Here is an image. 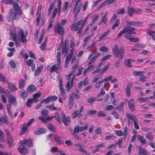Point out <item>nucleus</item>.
I'll list each match as a JSON object with an SVG mask.
<instances>
[{"mask_svg":"<svg viewBox=\"0 0 155 155\" xmlns=\"http://www.w3.org/2000/svg\"><path fill=\"white\" fill-rule=\"evenodd\" d=\"M112 51L116 57L120 59H122L124 57L125 52L124 48L123 46H121L119 49L118 46L115 45L113 48Z\"/></svg>","mask_w":155,"mask_h":155,"instance_id":"1","label":"nucleus"},{"mask_svg":"<svg viewBox=\"0 0 155 155\" xmlns=\"http://www.w3.org/2000/svg\"><path fill=\"white\" fill-rule=\"evenodd\" d=\"M126 115L128 120V126H131L132 125V122L130 121L131 120L134 122L135 128L137 130L139 129L140 127L137 122L138 119L136 116L133 114H130L127 113L126 114Z\"/></svg>","mask_w":155,"mask_h":155,"instance_id":"2","label":"nucleus"},{"mask_svg":"<svg viewBox=\"0 0 155 155\" xmlns=\"http://www.w3.org/2000/svg\"><path fill=\"white\" fill-rule=\"evenodd\" d=\"M135 30V28L130 27V26H128L124 27L123 30L121 31L117 35L115 39V40H118L122 35L126 33H127L128 34L130 35L133 34H136L135 32L134 31Z\"/></svg>","mask_w":155,"mask_h":155,"instance_id":"3","label":"nucleus"},{"mask_svg":"<svg viewBox=\"0 0 155 155\" xmlns=\"http://www.w3.org/2000/svg\"><path fill=\"white\" fill-rule=\"evenodd\" d=\"M55 32L58 34L63 36L64 33V27L61 26L60 23H58L54 28Z\"/></svg>","mask_w":155,"mask_h":155,"instance_id":"4","label":"nucleus"},{"mask_svg":"<svg viewBox=\"0 0 155 155\" xmlns=\"http://www.w3.org/2000/svg\"><path fill=\"white\" fill-rule=\"evenodd\" d=\"M16 12L14 11L13 9H11L7 17V19L8 21H13L16 19V15H18Z\"/></svg>","mask_w":155,"mask_h":155,"instance_id":"5","label":"nucleus"},{"mask_svg":"<svg viewBox=\"0 0 155 155\" xmlns=\"http://www.w3.org/2000/svg\"><path fill=\"white\" fill-rule=\"evenodd\" d=\"M84 26H82L81 24H80L77 22L76 24H74L71 26V30L76 31H78V34H79L81 33V31L83 27Z\"/></svg>","mask_w":155,"mask_h":155,"instance_id":"6","label":"nucleus"},{"mask_svg":"<svg viewBox=\"0 0 155 155\" xmlns=\"http://www.w3.org/2000/svg\"><path fill=\"white\" fill-rule=\"evenodd\" d=\"M74 50V48H72L71 49L70 51V52L68 54L66 58L65 63V66L66 68L68 67V64L73 55Z\"/></svg>","mask_w":155,"mask_h":155,"instance_id":"7","label":"nucleus"},{"mask_svg":"<svg viewBox=\"0 0 155 155\" xmlns=\"http://www.w3.org/2000/svg\"><path fill=\"white\" fill-rule=\"evenodd\" d=\"M18 35L20 36L19 41H21V42L24 43H26L27 42V40L26 39V36L24 35V31L21 29H19L18 31Z\"/></svg>","mask_w":155,"mask_h":155,"instance_id":"8","label":"nucleus"},{"mask_svg":"<svg viewBox=\"0 0 155 155\" xmlns=\"http://www.w3.org/2000/svg\"><path fill=\"white\" fill-rule=\"evenodd\" d=\"M61 3V0H58V8H55L54 10L51 17L52 18H53L55 17L58 10V14H60Z\"/></svg>","mask_w":155,"mask_h":155,"instance_id":"9","label":"nucleus"},{"mask_svg":"<svg viewBox=\"0 0 155 155\" xmlns=\"http://www.w3.org/2000/svg\"><path fill=\"white\" fill-rule=\"evenodd\" d=\"M21 144L24 146L26 145V146L29 147H33V140L30 138L28 140L26 139H24L22 141H21Z\"/></svg>","mask_w":155,"mask_h":155,"instance_id":"10","label":"nucleus"},{"mask_svg":"<svg viewBox=\"0 0 155 155\" xmlns=\"http://www.w3.org/2000/svg\"><path fill=\"white\" fill-rule=\"evenodd\" d=\"M74 146L77 147L78 150L80 152L85 154L86 155H90L89 153L84 149L82 146L79 143L74 144Z\"/></svg>","mask_w":155,"mask_h":155,"instance_id":"11","label":"nucleus"},{"mask_svg":"<svg viewBox=\"0 0 155 155\" xmlns=\"http://www.w3.org/2000/svg\"><path fill=\"white\" fill-rule=\"evenodd\" d=\"M13 10H14V11L16 12L17 14H18L19 15H21L22 12L20 8L19 5L18 4L17 2H13Z\"/></svg>","mask_w":155,"mask_h":155,"instance_id":"12","label":"nucleus"},{"mask_svg":"<svg viewBox=\"0 0 155 155\" xmlns=\"http://www.w3.org/2000/svg\"><path fill=\"white\" fill-rule=\"evenodd\" d=\"M18 150L20 153L22 155H25L28 153V149L21 144L18 148Z\"/></svg>","mask_w":155,"mask_h":155,"instance_id":"13","label":"nucleus"},{"mask_svg":"<svg viewBox=\"0 0 155 155\" xmlns=\"http://www.w3.org/2000/svg\"><path fill=\"white\" fill-rule=\"evenodd\" d=\"M61 115L63 122L66 126L68 125V123H70V118L69 116H67L66 117L63 112H61Z\"/></svg>","mask_w":155,"mask_h":155,"instance_id":"14","label":"nucleus"},{"mask_svg":"<svg viewBox=\"0 0 155 155\" xmlns=\"http://www.w3.org/2000/svg\"><path fill=\"white\" fill-rule=\"evenodd\" d=\"M47 131V130L43 127L38 128L36 130L34 131V133L36 135H40L45 133Z\"/></svg>","mask_w":155,"mask_h":155,"instance_id":"15","label":"nucleus"},{"mask_svg":"<svg viewBox=\"0 0 155 155\" xmlns=\"http://www.w3.org/2000/svg\"><path fill=\"white\" fill-rule=\"evenodd\" d=\"M75 78V75H74L71 78V85L70 81H69L66 84V91L68 92L70 89L73 87V85L74 81Z\"/></svg>","mask_w":155,"mask_h":155,"instance_id":"16","label":"nucleus"},{"mask_svg":"<svg viewBox=\"0 0 155 155\" xmlns=\"http://www.w3.org/2000/svg\"><path fill=\"white\" fill-rule=\"evenodd\" d=\"M126 22L128 25H134L137 27H139L142 26L143 25V23L140 21H127Z\"/></svg>","mask_w":155,"mask_h":155,"instance_id":"17","label":"nucleus"},{"mask_svg":"<svg viewBox=\"0 0 155 155\" xmlns=\"http://www.w3.org/2000/svg\"><path fill=\"white\" fill-rule=\"evenodd\" d=\"M132 87V84L130 82L128 83L126 86L125 89V91L127 97H130V91Z\"/></svg>","mask_w":155,"mask_h":155,"instance_id":"18","label":"nucleus"},{"mask_svg":"<svg viewBox=\"0 0 155 155\" xmlns=\"http://www.w3.org/2000/svg\"><path fill=\"white\" fill-rule=\"evenodd\" d=\"M8 102L14 106H16L17 105L16 97L13 95H11L9 97Z\"/></svg>","mask_w":155,"mask_h":155,"instance_id":"19","label":"nucleus"},{"mask_svg":"<svg viewBox=\"0 0 155 155\" xmlns=\"http://www.w3.org/2000/svg\"><path fill=\"white\" fill-rule=\"evenodd\" d=\"M88 127L87 124H86L84 127H79L78 125H76L74 127L75 131H78L79 133L86 130Z\"/></svg>","mask_w":155,"mask_h":155,"instance_id":"20","label":"nucleus"},{"mask_svg":"<svg viewBox=\"0 0 155 155\" xmlns=\"http://www.w3.org/2000/svg\"><path fill=\"white\" fill-rule=\"evenodd\" d=\"M8 87L11 92H13L17 90V88L13 83L11 82H7Z\"/></svg>","mask_w":155,"mask_h":155,"instance_id":"21","label":"nucleus"},{"mask_svg":"<svg viewBox=\"0 0 155 155\" xmlns=\"http://www.w3.org/2000/svg\"><path fill=\"white\" fill-rule=\"evenodd\" d=\"M54 139L55 142L58 144H64V141L61 137L57 135H54Z\"/></svg>","mask_w":155,"mask_h":155,"instance_id":"22","label":"nucleus"},{"mask_svg":"<svg viewBox=\"0 0 155 155\" xmlns=\"http://www.w3.org/2000/svg\"><path fill=\"white\" fill-rule=\"evenodd\" d=\"M60 63H58L52 66L50 70V71L51 72H53L54 71L57 72V71L60 68Z\"/></svg>","mask_w":155,"mask_h":155,"instance_id":"23","label":"nucleus"},{"mask_svg":"<svg viewBox=\"0 0 155 155\" xmlns=\"http://www.w3.org/2000/svg\"><path fill=\"white\" fill-rule=\"evenodd\" d=\"M6 139L9 147L10 148H12L14 145L13 137H10L6 138Z\"/></svg>","mask_w":155,"mask_h":155,"instance_id":"24","label":"nucleus"},{"mask_svg":"<svg viewBox=\"0 0 155 155\" xmlns=\"http://www.w3.org/2000/svg\"><path fill=\"white\" fill-rule=\"evenodd\" d=\"M82 116V114H79L78 112V110H76L72 114L71 117L73 119H74L77 117L80 118Z\"/></svg>","mask_w":155,"mask_h":155,"instance_id":"25","label":"nucleus"},{"mask_svg":"<svg viewBox=\"0 0 155 155\" xmlns=\"http://www.w3.org/2000/svg\"><path fill=\"white\" fill-rule=\"evenodd\" d=\"M2 122H4L5 124L8 125L10 124V122L8 120L7 116L2 117H0V124H1Z\"/></svg>","mask_w":155,"mask_h":155,"instance_id":"26","label":"nucleus"},{"mask_svg":"<svg viewBox=\"0 0 155 155\" xmlns=\"http://www.w3.org/2000/svg\"><path fill=\"white\" fill-rule=\"evenodd\" d=\"M125 38L127 40H129L130 41L132 42H137L139 41V39L138 38H134L132 37H129L127 35L124 36Z\"/></svg>","mask_w":155,"mask_h":155,"instance_id":"27","label":"nucleus"},{"mask_svg":"<svg viewBox=\"0 0 155 155\" xmlns=\"http://www.w3.org/2000/svg\"><path fill=\"white\" fill-rule=\"evenodd\" d=\"M137 139L143 145H144L147 143V141L143 136L138 135L137 136Z\"/></svg>","mask_w":155,"mask_h":155,"instance_id":"28","label":"nucleus"},{"mask_svg":"<svg viewBox=\"0 0 155 155\" xmlns=\"http://www.w3.org/2000/svg\"><path fill=\"white\" fill-rule=\"evenodd\" d=\"M43 68V65L41 66L38 67L35 72V75L37 76L39 75L42 71Z\"/></svg>","mask_w":155,"mask_h":155,"instance_id":"29","label":"nucleus"},{"mask_svg":"<svg viewBox=\"0 0 155 155\" xmlns=\"http://www.w3.org/2000/svg\"><path fill=\"white\" fill-rule=\"evenodd\" d=\"M36 88L34 85H31L28 86L27 88V91L28 93H31L35 91Z\"/></svg>","mask_w":155,"mask_h":155,"instance_id":"30","label":"nucleus"},{"mask_svg":"<svg viewBox=\"0 0 155 155\" xmlns=\"http://www.w3.org/2000/svg\"><path fill=\"white\" fill-rule=\"evenodd\" d=\"M25 80L23 79H20L19 81V88L20 89L23 88L25 85Z\"/></svg>","mask_w":155,"mask_h":155,"instance_id":"31","label":"nucleus"},{"mask_svg":"<svg viewBox=\"0 0 155 155\" xmlns=\"http://www.w3.org/2000/svg\"><path fill=\"white\" fill-rule=\"evenodd\" d=\"M68 51V48L67 46L63 45L62 48V52L63 54H65V56H66Z\"/></svg>","mask_w":155,"mask_h":155,"instance_id":"32","label":"nucleus"},{"mask_svg":"<svg viewBox=\"0 0 155 155\" xmlns=\"http://www.w3.org/2000/svg\"><path fill=\"white\" fill-rule=\"evenodd\" d=\"M68 102L69 109H71L73 105L74 102L73 98L72 97V96H71L70 95V97L69 99Z\"/></svg>","mask_w":155,"mask_h":155,"instance_id":"33","label":"nucleus"},{"mask_svg":"<svg viewBox=\"0 0 155 155\" xmlns=\"http://www.w3.org/2000/svg\"><path fill=\"white\" fill-rule=\"evenodd\" d=\"M94 33H93L87 36L85 38L84 40V43L83 45L84 47H85L87 45L88 40L91 37L94 35Z\"/></svg>","mask_w":155,"mask_h":155,"instance_id":"34","label":"nucleus"},{"mask_svg":"<svg viewBox=\"0 0 155 155\" xmlns=\"http://www.w3.org/2000/svg\"><path fill=\"white\" fill-rule=\"evenodd\" d=\"M0 81L6 83L8 82V79L6 77L1 73H0Z\"/></svg>","mask_w":155,"mask_h":155,"instance_id":"35","label":"nucleus"},{"mask_svg":"<svg viewBox=\"0 0 155 155\" xmlns=\"http://www.w3.org/2000/svg\"><path fill=\"white\" fill-rule=\"evenodd\" d=\"M56 121L60 124H61V121L60 118L59 114L58 112H56L54 114V116Z\"/></svg>","mask_w":155,"mask_h":155,"instance_id":"36","label":"nucleus"},{"mask_svg":"<svg viewBox=\"0 0 155 155\" xmlns=\"http://www.w3.org/2000/svg\"><path fill=\"white\" fill-rule=\"evenodd\" d=\"M22 125L23 126V127L21 129V132L20 133V134L21 135H22V134H25V133L27 131L28 129V127L27 126H25L24 125V123L22 124Z\"/></svg>","mask_w":155,"mask_h":155,"instance_id":"37","label":"nucleus"},{"mask_svg":"<svg viewBox=\"0 0 155 155\" xmlns=\"http://www.w3.org/2000/svg\"><path fill=\"white\" fill-rule=\"evenodd\" d=\"M73 70L68 75H67L66 76V79L68 80H69L70 79L71 77L72 76H73V77L74 75H75V74H74V73L75 72V68L72 69Z\"/></svg>","mask_w":155,"mask_h":155,"instance_id":"38","label":"nucleus"},{"mask_svg":"<svg viewBox=\"0 0 155 155\" xmlns=\"http://www.w3.org/2000/svg\"><path fill=\"white\" fill-rule=\"evenodd\" d=\"M73 70L68 75H67L66 76V79L68 80H69L70 79L71 77L72 76H73V77L74 75H75V74H74V73L75 72V68L72 69Z\"/></svg>","mask_w":155,"mask_h":155,"instance_id":"39","label":"nucleus"},{"mask_svg":"<svg viewBox=\"0 0 155 155\" xmlns=\"http://www.w3.org/2000/svg\"><path fill=\"white\" fill-rule=\"evenodd\" d=\"M134 11V9L133 7L128 6L127 7V13L130 16H132L133 13Z\"/></svg>","mask_w":155,"mask_h":155,"instance_id":"40","label":"nucleus"},{"mask_svg":"<svg viewBox=\"0 0 155 155\" xmlns=\"http://www.w3.org/2000/svg\"><path fill=\"white\" fill-rule=\"evenodd\" d=\"M110 32V31L107 30L105 32H104L101 36H100L99 37V40L98 41L100 42L102 41L106 36Z\"/></svg>","mask_w":155,"mask_h":155,"instance_id":"41","label":"nucleus"},{"mask_svg":"<svg viewBox=\"0 0 155 155\" xmlns=\"http://www.w3.org/2000/svg\"><path fill=\"white\" fill-rule=\"evenodd\" d=\"M81 6H82V5L81 4V5H79V6L78 7L76 13H75V14L74 15V20H77V18L78 15L79 13L81 10Z\"/></svg>","mask_w":155,"mask_h":155,"instance_id":"42","label":"nucleus"},{"mask_svg":"<svg viewBox=\"0 0 155 155\" xmlns=\"http://www.w3.org/2000/svg\"><path fill=\"white\" fill-rule=\"evenodd\" d=\"M146 137L151 141L153 140L154 139V137L151 132L147 133L146 135Z\"/></svg>","mask_w":155,"mask_h":155,"instance_id":"43","label":"nucleus"},{"mask_svg":"<svg viewBox=\"0 0 155 155\" xmlns=\"http://www.w3.org/2000/svg\"><path fill=\"white\" fill-rule=\"evenodd\" d=\"M124 64L125 66L129 68H131L132 66V64L130 58L127 59L125 61Z\"/></svg>","mask_w":155,"mask_h":155,"instance_id":"44","label":"nucleus"},{"mask_svg":"<svg viewBox=\"0 0 155 155\" xmlns=\"http://www.w3.org/2000/svg\"><path fill=\"white\" fill-rule=\"evenodd\" d=\"M28 93L27 91H26L21 92L20 94V98L25 99L27 96Z\"/></svg>","mask_w":155,"mask_h":155,"instance_id":"45","label":"nucleus"},{"mask_svg":"<svg viewBox=\"0 0 155 155\" xmlns=\"http://www.w3.org/2000/svg\"><path fill=\"white\" fill-rule=\"evenodd\" d=\"M10 37L11 38H12L13 39V40H15L16 39V33L14 31H11L10 32Z\"/></svg>","mask_w":155,"mask_h":155,"instance_id":"46","label":"nucleus"},{"mask_svg":"<svg viewBox=\"0 0 155 155\" xmlns=\"http://www.w3.org/2000/svg\"><path fill=\"white\" fill-rule=\"evenodd\" d=\"M144 71H134L133 72V74L135 76H137L139 75V76L142 75L145 73Z\"/></svg>","mask_w":155,"mask_h":155,"instance_id":"47","label":"nucleus"},{"mask_svg":"<svg viewBox=\"0 0 155 155\" xmlns=\"http://www.w3.org/2000/svg\"><path fill=\"white\" fill-rule=\"evenodd\" d=\"M106 115V113L104 111H99L97 113V116L99 117H105Z\"/></svg>","mask_w":155,"mask_h":155,"instance_id":"48","label":"nucleus"},{"mask_svg":"<svg viewBox=\"0 0 155 155\" xmlns=\"http://www.w3.org/2000/svg\"><path fill=\"white\" fill-rule=\"evenodd\" d=\"M119 24V19H117L115 20L114 24L112 25V29L113 30L116 27H118Z\"/></svg>","mask_w":155,"mask_h":155,"instance_id":"49","label":"nucleus"},{"mask_svg":"<svg viewBox=\"0 0 155 155\" xmlns=\"http://www.w3.org/2000/svg\"><path fill=\"white\" fill-rule=\"evenodd\" d=\"M124 105V103L123 102H122L119 106L115 107V109L118 110L120 112L122 111L123 110Z\"/></svg>","mask_w":155,"mask_h":155,"instance_id":"50","label":"nucleus"},{"mask_svg":"<svg viewBox=\"0 0 155 155\" xmlns=\"http://www.w3.org/2000/svg\"><path fill=\"white\" fill-rule=\"evenodd\" d=\"M37 14L38 15V16L36 18V25H38L41 17V12L37 13Z\"/></svg>","mask_w":155,"mask_h":155,"instance_id":"51","label":"nucleus"},{"mask_svg":"<svg viewBox=\"0 0 155 155\" xmlns=\"http://www.w3.org/2000/svg\"><path fill=\"white\" fill-rule=\"evenodd\" d=\"M148 99L147 97H140L138 98L137 100L139 101V103H141L147 102L148 100Z\"/></svg>","mask_w":155,"mask_h":155,"instance_id":"52","label":"nucleus"},{"mask_svg":"<svg viewBox=\"0 0 155 155\" xmlns=\"http://www.w3.org/2000/svg\"><path fill=\"white\" fill-rule=\"evenodd\" d=\"M114 133L115 134L118 136L120 137L124 136V133L121 130H115Z\"/></svg>","mask_w":155,"mask_h":155,"instance_id":"53","label":"nucleus"},{"mask_svg":"<svg viewBox=\"0 0 155 155\" xmlns=\"http://www.w3.org/2000/svg\"><path fill=\"white\" fill-rule=\"evenodd\" d=\"M60 90L61 96H62L64 100L65 99L67 98V96L64 90L63 89Z\"/></svg>","mask_w":155,"mask_h":155,"instance_id":"54","label":"nucleus"},{"mask_svg":"<svg viewBox=\"0 0 155 155\" xmlns=\"http://www.w3.org/2000/svg\"><path fill=\"white\" fill-rule=\"evenodd\" d=\"M51 102L49 96H48L47 98L41 100V103H45L47 104Z\"/></svg>","mask_w":155,"mask_h":155,"instance_id":"55","label":"nucleus"},{"mask_svg":"<svg viewBox=\"0 0 155 155\" xmlns=\"http://www.w3.org/2000/svg\"><path fill=\"white\" fill-rule=\"evenodd\" d=\"M79 133L78 131H75V130L74 129V132L73 133L72 135L74 136V137L77 140H80L81 139L80 137H79L78 135V134Z\"/></svg>","mask_w":155,"mask_h":155,"instance_id":"56","label":"nucleus"},{"mask_svg":"<svg viewBox=\"0 0 155 155\" xmlns=\"http://www.w3.org/2000/svg\"><path fill=\"white\" fill-rule=\"evenodd\" d=\"M88 17V16H87L85 18L84 20L81 19L79 21L78 23L80 24H81L82 25V26H84L87 20V18Z\"/></svg>","mask_w":155,"mask_h":155,"instance_id":"57","label":"nucleus"},{"mask_svg":"<svg viewBox=\"0 0 155 155\" xmlns=\"http://www.w3.org/2000/svg\"><path fill=\"white\" fill-rule=\"evenodd\" d=\"M33 100L31 99H28L27 100L26 103V106L28 107H31V104H32Z\"/></svg>","mask_w":155,"mask_h":155,"instance_id":"58","label":"nucleus"},{"mask_svg":"<svg viewBox=\"0 0 155 155\" xmlns=\"http://www.w3.org/2000/svg\"><path fill=\"white\" fill-rule=\"evenodd\" d=\"M105 92L104 91V89L101 88V91L97 95V97H99L101 96L104 95H105Z\"/></svg>","mask_w":155,"mask_h":155,"instance_id":"59","label":"nucleus"},{"mask_svg":"<svg viewBox=\"0 0 155 155\" xmlns=\"http://www.w3.org/2000/svg\"><path fill=\"white\" fill-rule=\"evenodd\" d=\"M2 2L6 4L12 5L14 1L13 0H2Z\"/></svg>","mask_w":155,"mask_h":155,"instance_id":"60","label":"nucleus"},{"mask_svg":"<svg viewBox=\"0 0 155 155\" xmlns=\"http://www.w3.org/2000/svg\"><path fill=\"white\" fill-rule=\"evenodd\" d=\"M110 66V64H108L107 65H106L105 67L103 68L102 69V70L101 72V74H103L106 71L107 69L109 68Z\"/></svg>","mask_w":155,"mask_h":155,"instance_id":"61","label":"nucleus"},{"mask_svg":"<svg viewBox=\"0 0 155 155\" xmlns=\"http://www.w3.org/2000/svg\"><path fill=\"white\" fill-rule=\"evenodd\" d=\"M145 149H143L141 146H140L138 148V155H143V154Z\"/></svg>","mask_w":155,"mask_h":155,"instance_id":"62","label":"nucleus"},{"mask_svg":"<svg viewBox=\"0 0 155 155\" xmlns=\"http://www.w3.org/2000/svg\"><path fill=\"white\" fill-rule=\"evenodd\" d=\"M99 49L102 52H107L108 51V48L105 46L101 47Z\"/></svg>","mask_w":155,"mask_h":155,"instance_id":"63","label":"nucleus"},{"mask_svg":"<svg viewBox=\"0 0 155 155\" xmlns=\"http://www.w3.org/2000/svg\"><path fill=\"white\" fill-rule=\"evenodd\" d=\"M47 127L49 130L52 132H54V130L55 129V127L52 124H49L47 126Z\"/></svg>","mask_w":155,"mask_h":155,"instance_id":"64","label":"nucleus"}]
</instances>
